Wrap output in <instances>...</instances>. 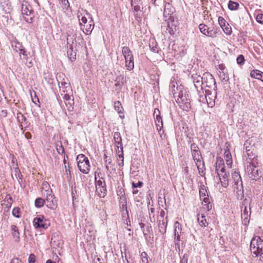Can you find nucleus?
Wrapping results in <instances>:
<instances>
[{
  "instance_id": "f257e3e1",
  "label": "nucleus",
  "mask_w": 263,
  "mask_h": 263,
  "mask_svg": "<svg viewBox=\"0 0 263 263\" xmlns=\"http://www.w3.org/2000/svg\"><path fill=\"white\" fill-rule=\"evenodd\" d=\"M250 250L256 257L259 256L260 260L263 262V240L259 236H256L252 239Z\"/></svg>"
},
{
  "instance_id": "f03ea898",
  "label": "nucleus",
  "mask_w": 263,
  "mask_h": 263,
  "mask_svg": "<svg viewBox=\"0 0 263 263\" xmlns=\"http://www.w3.org/2000/svg\"><path fill=\"white\" fill-rule=\"evenodd\" d=\"M175 100L182 109L187 111L191 108L190 99L187 92L185 90H180Z\"/></svg>"
},
{
  "instance_id": "7ed1b4c3",
  "label": "nucleus",
  "mask_w": 263,
  "mask_h": 263,
  "mask_svg": "<svg viewBox=\"0 0 263 263\" xmlns=\"http://www.w3.org/2000/svg\"><path fill=\"white\" fill-rule=\"evenodd\" d=\"M232 178L233 179V187L234 191L236 192L237 198L239 200H242L243 198V189L242 181L239 174L235 171L232 173Z\"/></svg>"
},
{
  "instance_id": "20e7f679",
  "label": "nucleus",
  "mask_w": 263,
  "mask_h": 263,
  "mask_svg": "<svg viewBox=\"0 0 263 263\" xmlns=\"http://www.w3.org/2000/svg\"><path fill=\"white\" fill-rule=\"evenodd\" d=\"M246 168V173L253 180H257L261 177L262 172L257 166V159H254L252 162H248Z\"/></svg>"
},
{
  "instance_id": "39448f33",
  "label": "nucleus",
  "mask_w": 263,
  "mask_h": 263,
  "mask_svg": "<svg viewBox=\"0 0 263 263\" xmlns=\"http://www.w3.org/2000/svg\"><path fill=\"white\" fill-rule=\"evenodd\" d=\"M77 161L79 170L84 174H87L90 168L88 158L84 155L80 154L77 156Z\"/></svg>"
},
{
  "instance_id": "423d86ee",
  "label": "nucleus",
  "mask_w": 263,
  "mask_h": 263,
  "mask_svg": "<svg viewBox=\"0 0 263 263\" xmlns=\"http://www.w3.org/2000/svg\"><path fill=\"white\" fill-rule=\"evenodd\" d=\"M22 13L24 15V20L29 23H31L33 19V10L31 6L26 1L22 4Z\"/></svg>"
},
{
  "instance_id": "0eeeda50",
  "label": "nucleus",
  "mask_w": 263,
  "mask_h": 263,
  "mask_svg": "<svg viewBox=\"0 0 263 263\" xmlns=\"http://www.w3.org/2000/svg\"><path fill=\"white\" fill-rule=\"evenodd\" d=\"M96 193L100 197H104L106 195V186L104 179L103 178L99 180L95 176Z\"/></svg>"
},
{
  "instance_id": "6e6552de",
  "label": "nucleus",
  "mask_w": 263,
  "mask_h": 263,
  "mask_svg": "<svg viewBox=\"0 0 263 263\" xmlns=\"http://www.w3.org/2000/svg\"><path fill=\"white\" fill-rule=\"evenodd\" d=\"M192 155L199 173L200 172L203 173L204 169V164L200 151L199 149H194L192 151Z\"/></svg>"
},
{
  "instance_id": "1a4fd4ad",
  "label": "nucleus",
  "mask_w": 263,
  "mask_h": 263,
  "mask_svg": "<svg viewBox=\"0 0 263 263\" xmlns=\"http://www.w3.org/2000/svg\"><path fill=\"white\" fill-rule=\"evenodd\" d=\"M33 226L35 228L47 229L49 227L48 220L42 215L35 217L33 221Z\"/></svg>"
},
{
  "instance_id": "9d476101",
  "label": "nucleus",
  "mask_w": 263,
  "mask_h": 263,
  "mask_svg": "<svg viewBox=\"0 0 263 263\" xmlns=\"http://www.w3.org/2000/svg\"><path fill=\"white\" fill-rule=\"evenodd\" d=\"M203 82L206 87L213 90H217L215 80L211 73L207 72L203 74Z\"/></svg>"
},
{
  "instance_id": "9b49d317",
  "label": "nucleus",
  "mask_w": 263,
  "mask_h": 263,
  "mask_svg": "<svg viewBox=\"0 0 263 263\" xmlns=\"http://www.w3.org/2000/svg\"><path fill=\"white\" fill-rule=\"evenodd\" d=\"M199 194L200 199L203 201L202 203H204L203 205L206 206L205 208L208 211L211 210L212 205L210 203L207 191L204 186L200 189Z\"/></svg>"
},
{
  "instance_id": "f8f14e48",
  "label": "nucleus",
  "mask_w": 263,
  "mask_h": 263,
  "mask_svg": "<svg viewBox=\"0 0 263 263\" xmlns=\"http://www.w3.org/2000/svg\"><path fill=\"white\" fill-rule=\"evenodd\" d=\"M44 196H46L45 200L46 206L51 210H55L58 206V204L52 191H49V193H48Z\"/></svg>"
},
{
  "instance_id": "ddd939ff",
  "label": "nucleus",
  "mask_w": 263,
  "mask_h": 263,
  "mask_svg": "<svg viewBox=\"0 0 263 263\" xmlns=\"http://www.w3.org/2000/svg\"><path fill=\"white\" fill-rule=\"evenodd\" d=\"M20 59L23 61L26 65L30 68L33 66L32 57L29 52L25 49L22 51V54L20 53Z\"/></svg>"
},
{
  "instance_id": "4468645a",
  "label": "nucleus",
  "mask_w": 263,
  "mask_h": 263,
  "mask_svg": "<svg viewBox=\"0 0 263 263\" xmlns=\"http://www.w3.org/2000/svg\"><path fill=\"white\" fill-rule=\"evenodd\" d=\"M212 92L209 90H205V98L209 107H212L215 105V100L216 98V90Z\"/></svg>"
},
{
  "instance_id": "2eb2a0df",
  "label": "nucleus",
  "mask_w": 263,
  "mask_h": 263,
  "mask_svg": "<svg viewBox=\"0 0 263 263\" xmlns=\"http://www.w3.org/2000/svg\"><path fill=\"white\" fill-rule=\"evenodd\" d=\"M199 29L200 32L205 35L211 37L216 36V32L213 30H210L209 27L204 24H200L199 25Z\"/></svg>"
},
{
  "instance_id": "dca6fc26",
  "label": "nucleus",
  "mask_w": 263,
  "mask_h": 263,
  "mask_svg": "<svg viewBox=\"0 0 263 263\" xmlns=\"http://www.w3.org/2000/svg\"><path fill=\"white\" fill-rule=\"evenodd\" d=\"M130 5L134 9L135 16L139 17L138 13L143 9L142 0H130Z\"/></svg>"
},
{
  "instance_id": "f3484780",
  "label": "nucleus",
  "mask_w": 263,
  "mask_h": 263,
  "mask_svg": "<svg viewBox=\"0 0 263 263\" xmlns=\"http://www.w3.org/2000/svg\"><path fill=\"white\" fill-rule=\"evenodd\" d=\"M115 86L116 88V90L119 91L126 82V78L122 74L118 75L115 81Z\"/></svg>"
},
{
  "instance_id": "a211bd4d",
  "label": "nucleus",
  "mask_w": 263,
  "mask_h": 263,
  "mask_svg": "<svg viewBox=\"0 0 263 263\" xmlns=\"http://www.w3.org/2000/svg\"><path fill=\"white\" fill-rule=\"evenodd\" d=\"M230 144L227 142L226 143V146L224 147V158L225 159L227 165L228 166L229 168L232 167V156L230 151L229 149V146Z\"/></svg>"
},
{
  "instance_id": "6ab92c4d",
  "label": "nucleus",
  "mask_w": 263,
  "mask_h": 263,
  "mask_svg": "<svg viewBox=\"0 0 263 263\" xmlns=\"http://www.w3.org/2000/svg\"><path fill=\"white\" fill-rule=\"evenodd\" d=\"M193 79V83L195 87L197 90H198L199 88L202 89V85H204L203 82V77H202L197 74H193L192 76Z\"/></svg>"
},
{
  "instance_id": "aec40b11",
  "label": "nucleus",
  "mask_w": 263,
  "mask_h": 263,
  "mask_svg": "<svg viewBox=\"0 0 263 263\" xmlns=\"http://www.w3.org/2000/svg\"><path fill=\"white\" fill-rule=\"evenodd\" d=\"M249 211L246 206H245L243 210V212L241 213V219L242 220V223L244 225H248L250 221V217L251 214V208L249 207Z\"/></svg>"
},
{
  "instance_id": "412c9836",
  "label": "nucleus",
  "mask_w": 263,
  "mask_h": 263,
  "mask_svg": "<svg viewBox=\"0 0 263 263\" xmlns=\"http://www.w3.org/2000/svg\"><path fill=\"white\" fill-rule=\"evenodd\" d=\"M1 7L6 13H9L12 10V6L9 0H0Z\"/></svg>"
},
{
  "instance_id": "4be33fe9",
  "label": "nucleus",
  "mask_w": 263,
  "mask_h": 263,
  "mask_svg": "<svg viewBox=\"0 0 263 263\" xmlns=\"http://www.w3.org/2000/svg\"><path fill=\"white\" fill-rule=\"evenodd\" d=\"M11 46L13 50L16 52H19V54H22V51L25 49L22 43L16 40H14L11 42Z\"/></svg>"
},
{
  "instance_id": "5701e85b",
  "label": "nucleus",
  "mask_w": 263,
  "mask_h": 263,
  "mask_svg": "<svg viewBox=\"0 0 263 263\" xmlns=\"http://www.w3.org/2000/svg\"><path fill=\"white\" fill-rule=\"evenodd\" d=\"M174 227L175 239H176L177 241H180V234L182 232L181 225L179 222L176 221L174 223Z\"/></svg>"
},
{
  "instance_id": "b1692460",
  "label": "nucleus",
  "mask_w": 263,
  "mask_h": 263,
  "mask_svg": "<svg viewBox=\"0 0 263 263\" xmlns=\"http://www.w3.org/2000/svg\"><path fill=\"white\" fill-rule=\"evenodd\" d=\"M94 26L95 24L93 21L92 18H91L88 23L83 25V28H82V29H83V32L85 34H88V33L90 34L91 32L94 28Z\"/></svg>"
},
{
  "instance_id": "393cba45",
  "label": "nucleus",
  "mask_w": 263,
  "mask_h": 263,
  "mask_svg": "<svg viewBox=\"0 0 263 263\" xmlns=\"http://www.w3.org/2000/svg\"><path fill=\"white\" fill-rule=\"evenodd\" d=\"M56 78L58 82L59 86L65 85L67 83H69L68 79L63 73H58L57 75Z\"/></svg>"
},
{
  "instance_id": "a878e982",
  "label": "nucleus",
  "mask_w": 263,
  "mask_h": 263,
  "mask_svg": "<svg viewBox=\"0 0 263 263\" xmlns=\"http://www.w3.org/2000/svg\"><path fill=\"white\" fill-rule=\"evenodd\" d=\"M217 175L219 177L221 185L224 187H227L229 185V179L228 174L227 173L223 174L218 172Z\"/></svg>"
},
{
  "instance_id": "bb28decb",
  "label": "nucleus",
  "mask_w": 263,
  "mask_h": 263,
  "mask_svg": "<svg viewBox=\"0 0 263 263\" xmlns=\"http://www.w3.org/2000/svg\"><path fill=\"white\" fill-rule=\"evenodd\" d=\"M174 12V8L170 3H166L164 8L163 15L165 17H170Z\"/></svg>"
},
{
  "instance_id": "cd10ccee",
  "label": "nucleus",
  "mask_w": 263,
  "mask_h": 263,
  "mask_svg": "<svg viewBox=\"0 0 263 263\" xmlns=\"http://www.w3.org/2000/svg\"><path fill=\"white\" fill-rule=\"evenodd\" d=\"M158 221L159 222L158 228L159 232L162 234H165L166 231L167 219H160V220Z\"/></svg>"
},
{
  "instance_id": "c85d7f7f",
  "label": "nucleus",
  "mask_w": 263,
  "mask_h": 263,
  "mask_svg": "<svg viewBox=\"0 0 263 263\" xmlns=\"http://www.w3.org/2000/svg\"><path fill=\"white\" fill-rule=\"evenodd\" d=\"M177 22H175L174 20H172V18H169V21L167 23V29L168 32L171 34H173L174 33V31L176 30V27L177 26Z\"/></svg>"
},
{
  "instance_id": "c756f323",
  "label": "nucleus",
  "mask_w": 263,
  "mask_h": 263,
  "mask_svg": "<svg viewBox=\"0 0 263 263\" xmlns=\"http://www.w3.org/2000/svg\"><path fill=\"white\" fill-rule=\"evenodd\" d=\"M67 48L68 58L71 61H74L76 59V52L73 50L72 45H69Z\"/></svg>"
},
{
  "instance_id": "7c9ffc66",
  "label": "nucleus",
  "mask_w": 263,
  "mask_h": 263,
  "mask_svg": "<svg viewBox=\"0 0 263 263\" xmlns=\"http://www.w3.org/2000/svg\"><path fill=\"white\" fill-rule=\"evenodd\" d=\"M250 76L252 78L256 79L263 82V72L258 70H252L250 73Z\"/></svg>"
},
{
  "instance_id": "2f4dec72",
  "label": "nucleus",
  "mask_w": 263,
  "mask_h": 263,
  "mask_svg": "<svg viewBox=\"0 0 263 263\" xmlns=\"http://www.w3.org/2000/svg\"><path fill=\"white\" fill-rule=\"evenodd\" d=\"M125 66L129 71L133 70L134 68V57L130 56L125 59Z\"/></svg>"
},
{
  "instance_id": "473e14b6",
  "label": "nucleus",
  "mask_w": 263,
  "mask_h": 263,
  "mask_svg": "<svg viewBox=\"0 0 263 263\" xmlns=\"http://www.w3.org/2000/svg\"><path fill=\"white\" fill-rule=\"evenodd\" d=\"M246 152L247 157V159L250 160V162H252L254 159H257V157H256L254 148L248 149Z\"/></svg>"
},
{
  "instance_id": "72a5a7b5",
  "label": "nucleus",
  "mask_w": 263,
  "mask_h": 263,
  "mask_svg": "<svg viewBox=\"0 0 263 263\" xmlns=\"http://www.w3.org/2000/svg\"><path fill=\"white\" fill-rule=\"evenodd\" d=\"M122 205L120 206V209L122 212V216L125 218L126 216L128 217V213L126 206V201L125 199H123L121 202Z\"/></svg>"
},
{
  "instance_id": "f704fd0d",
  "label": "nucleus",
  "mask_w": 263,
  "mask_h": 263,
  "mask_svg": "<svg viewBox=\"0 0 263 263\" xmlns=\"http://www.w3.org/2000/svg\"><path fill=\"white\" fill-rule=\"evenodd\" d=\"M114 139L116 145H119L120 146V148L122 146V138L121 134L118 132H115L114 134Z\"/></svg>"
},
{
  "instance_id": "c9c22d12",
  "label": "nucleus",
  "mask_w": 263,
  "mask_h": 263,
  "mask_svg": "<svg viewBox=\"0 0 263 263\" xmlns=\"http://www.w3.org/2000/svg\"><path fill=\"white\" fill-rule=\"evenodd\" d=\"M71 93L72 92H68L66 93H61V96H63V99L70 105L73 103V99Z\"/></svg>"
},
{
  "instance_id": "e433bc0d",
  "label": "nucleus",
  "mask_w": 263,
  "mask_h": 263,
  "mask_svg": "<svg viewBox=\"0 0 263 263\" xmlns=\"http://www.w3.org/2000/svg\"><path fill=\"white\" fill-rule=\"evenodd\" d=\"M60 91L61 93H66L68 92H72V89L69 83H67L65 85H62L59 86Z\"/></svg>"
},
{
  "instance_id": "4c0bfd02",
  "label": "nucleus",
  "mask_w": 263,
  "mask_h": 263,
  "mask_svg": "<svg viewBox=\"0 0 263 263\" xmlns=\"http://www.w3.org/2000/svg\"><path fill=\"white\" fill-rule=\"evenodd\" d=\"M122 53L124 55V59L133 56L132 51L130 50L128 47L124 46L122 49Z\"/></svg>"
},
{
  "instance_id": "58836bf2",
  "label": "nucleus",
  "mask_w": 263,
  "mask_h": 263,
  "mask_svg": "<svg viewBox=\"0 0 263 263\" xmlns=\"http://www.w3.org/2000/svg\"><path fill=\"white\" fill-rule=\"evenodd\" d=\"M42 189L43 190V194L44 195H45V194H48V191H52V190L50 189V186L49 184L46 182L44 181L43 182L42 185Z\"/></svg>"
},
{
  "instance_id": "ea45409f",
  "label": "nucleus",
  "mask_w": 263,
  "mask_h": 263,
  "mask_svg": "<svg viewBox=\"0 0 263 263\" xmlns=\"http://www.w3.org/2000/svg\"><path fill=\"white\" fill-rule=\"evenodd\" d=\"M216 171H217V173L218 172L223 174L226 173L222 160H220V162H218V164L216 165Z\"/></svg>"
},
{
  "instance_id": "a19ab883",
  "label": "nucleus",
  "mask_w": 263,
  "mask_h": 263,
  "mask_svg": "<svg viewBox=\"0 0 263 263\" xmlns=\"http://www.w3.org/2000/svg\"><path fill=\"white\" fill-rule=\"evenodd\" d=\"M157 129L159 132H160L163 127V122L162 118L160 116L154 118Z\"/></svg>"
},
{
  "instance_id": "79ce46f5",
  "label": "nucleus",
  "mask_w": 263,
  "mask_h": 263,
  "mask_svg": "<svg viewBox=\"0 0 263 263\" xmlns=\"http://www.w3.org/2000/svg\"><path fill=\"white\" fill-rule=\"evenodd\" d=\"M239 6V4L237 2L232 1H230L228 3L229 9L232 11L238 10Z\"/></svg>"
},
{
  "instance_id": "37998d69",
  "label": "nucleus",
  "mask_w": 263,
  "mask_h": 263,
  "mask_svg": "<svg viewBox=\"0 0 263 263\" xmlns=\"http://www.w3.org/2000/svg\"><path fill=\"white\" fill-rule=\"evenodd\" d=\"M114 108L119 113V114H123V108L122 106L121 102L119 101H116L114 103Z\"/></svg>"
},
{
  "instance_id": "c03bdc74",
  "label": "nucleus",
  "mask_w": 263,
  "mask_h": 263,
  "mask_svg": "<svg viewBox=\"0 0 263 263\" xmlns=\"http://www.w3.org/2000/svg\"><path fill=\"white\" fill-rule=\"evenodd\" d=\"M219 78L222 81L227 82L229 80V74L228 73L227 70L224 71H219Z\"/></svg>"
},
{
  "instance_id": "a18cd8bd",
  "label": "nucleus",
  "mask_w": 263,
  "mask_h": 263,
  "mask_svg": "<svg viewBox=\"0 0 263 263\" xmlns=\"http://www.w3.org/2000/svg\"><path fill=\"white\" fill-rule=\"evenodd\" d=\"M17 119L21 126H23V125H25L24 122L26 121V118L22 114L21 112L18 113L17 115Z\"/></svg>"
},
{
  "instance_id": "49530a36",
  "label": "nucleus",
  "mask_w": 263,
  "mask_h": 263,
  "mask_svg": "<svg viewBox=\"0 0 263 263\" xmlns=\"http://www.w3.org/2000/svg\"><path fill=\"white\" fill-rule=\"evenodd\" d=\"M45 203V199L42 198H37L35 200V206L36 208H40L43 206V205Z\"/></svg>"
},
{
  "instance_id": "de8ad7c7",
  "label": "nucleus",
  "mask_w": 263,
  "mask_h": 263,
  "mask_svg": "<svg viewBox=\"0 0 263 263\" xmlns=\"http://www.w3.org/2000/svg\"><path fill=\"white\" fill-rule=\"evenodd\" d=\"M180 90H182L181 86L179 88L178 87H176L175 84H172L171 91L175 99L176 98V96H177L178 92L180 91Z\"/></svg>"
},
{
  "instance_id": "09e8293b",
  "label": "nucleus",
  "mask_w": 263,
  "mask_h": 263,
  "mask_svg": "<svg viewBox=\"0 0 263 263\" xmlns=\"http://www.w3.org/2000/svg\"><path fill=\"white\" fill-rule=\"evenodd\" d=\"M197 220L200 225L202 227H205L208 224L204 216L202 215L200 217H198Z\"/></svg>"
},
{
  "instance_id": "8fccbe9b",
  "label": "nucleus",
  "mask_w": 263,
  "mask_h": 263,
  "mask_svg": "<svg viewBox=\"0 0 263 263\" xmlns=\"http://www.w3.org/2000/svg\"><path fill=\"white\" fill-rule=\"evenodd\" d=\"M56 149L58 153L60 155H63L64 154V148L61 143V142H60L59 143H57L56 145Z\"/></svg>"
},
{
  "instance_id": "3c124183",
  "label": "nucleus",
  "mask_w": 263,
  "mask_h": 263,
  "mask_svg": "<svg viewBox=\"0 0 263 263\" xmlns=\"http://www.w3.org/2000/svg\"><path fill=\"white\" fill-rule=\"evenodd\" d=\"M12 213V215H13V216H14L16 218H20L21 216L20 208L18 207L14 208L13 209Z\"/></svg>"
},
{
  "instance_id": "603ef678",
  "label": "nucleus",
  "mask_w": 263,
  "mask_h": 263,
  "mask_svg": "<svg viewBox=\"0 0 263 263\" xmlns=\"http://www.w3.org/2000/svg\"><path fill=\"white\" fill-rule=\"evenodd\" d=\"M59 1L63 9H67L69 7L68 0H59Z\"/></svg>"
},
{
  "instance_id": "864d4df0",
  "label": "nucleus",
  "mask_w": 263,
  "mask_h": 263,
  "mask_svg": "<svg viewBox=\"0 0 263 263\" xmlns=\"http://www.w3.org/2000/svg\"><path fill=\"white\" fill-rule=\"evenodd\" d=\"M33 93H34V96H33V94L32 92H31V99H32V101L36 105L37 104V103H39V99L38 98V97H37L36 95V92L33 91Z\"/></svg>"
},
{
  "instance_id": "5fc2aeb1",
  "label": "nucleus",
  "mask_w": 263,
  "mask_h": 263,
  "mask_svg": "<svg viewBox=\"0 0 263 263\" xmlns=\"http://www.w3.org/2000/svg\"><path fill=\"white\" fill-rule=\"evenodd\" d=\"M237 63L238 64L241 65L243 64L245 62V58L243 55L240 54L237 58Z\"/></svg>"
},
{
  "instance_id": "6e6d98bb",
  "label": "nucleus",
  "mask_w": 263,
  "mask_h": 263,
  "mask_svg": "<svg viewBox=\"0 0 263 263\" xmlns=\"http://www.w3.org/2000/svg\"><path fill=\"white\" fill-rule=\"evenodd\" d=\"M149 47L153 52L155 53H157L158 52V48L157 47V46L153 42L152 43V44H149Z\"/></svg>"
},
{
  "instance_id": "4d7b16f0",
  "label": "nucleus",
  "mask_w": 263,
  "mask_h": 263,
  "mask_svg": "<svg viewBox=\"0 0 263 263\" xmlns=\"http://www.w3.org/2000/svg\"><path fill=\"white\" fill-rule=\"evenodd\" d=\"M244 147L246 149V152L248 150V149L253 148H254V145H251L250 141L247 140L244 144Z\"/></svg>"
},
{
  "instance_id": "13d9d810",
  "label": "nucleus",
  "mask_w": 263,
  "mask_h": 263,
  "mask_svg": "<svg viewBox=\"0 0 263 263\" xmlns=\"http://www.w3.org/2000/svg\"><path fill=\"white\" fill-rule=\"evenodd\" d=\"M256 21L261 24H263V14H258L256 17Z\"/></svg>"
},
{
  "instance_id": "bf43d9fd",
  "label": "nucleus",
  "mask_w": 263,
  "mask_h": 263,
  "mask_svg": "<svg viewBox=\"0 0 263 263\" xmlns=\"http://www.w3.org/2000/svg\"><path fill=\"white\" fill-rule=\"evenodd\" d=\"M165 212L164 211L162 210L159 214V215L158 217V220H160V219H167V217L164 218Z\"/></svg>"
},
{
  "instance_id": "052dcab7",
  "label": "nucleus",
  "mask_w": 263,
  "mask_h": 263,
  "mask_svg": "<svg viewBox=\"0 0 263 263\" xmlns=\"http://www.w3.org/2000/svg\"><path fill=\"white\" fill-rule=\"evenodd\" d=\"M104 161L105 164H111L112 160L110 158H108L106 155H104Z\"/></svg>"
},
{
  "instance_id": "680f3d73",
  "label": "nucleus",
  "mask_w": 263,
  "mask_h": 263,
  "mask_svg": "<svg viewBox=\"0 0 263 263\" xmlns=\"http://www.w3.org/2000/svg\"><path fill=\"white\" fill-rule=\"evenodd\" d=\"M143 182L142 181H139L138 183H132V187L133 188H137V187H141L143 185Z\"/></svg>"
},
{
  "instance_id": "e2e57ef3",
  "label": "nucleus",
  "mask_w": 263,
  "mask_h": 263,
  "mask_svg": "<svg viewBox=\"0 0 263 263\" xmlns=\"http://www.w3.org/2000/svg\"><path fill=\"white\" fill-rule=\"evenodd\" d=\"M29 263H35V256L34 254H31L29 256L28 259Z\"/></svg>"
},
{
  "instance_id": "0e129e2a",
  "label": "nucleus",
  "mask_w": 263,
  "mask_h": 263,
  "mask_svg": "<svg viewBox=\"0 0 263 263\" xmlns=\"http://www.w3.org/2000/svg\"><path fill=\"white\" fill-rule=\"evenodd\" d=\"M80 24L81 26L84 25L87 23V19L85 16H82L81 19L79 18Z\"/></svg>"
},
{
  "instance_id": "69168bd1",
  "label": "nucleus",
  "mask_w": 263,
  "mask_h": 263,
  "mask_svg": "<svg viewBox=\"0 0 263 263\" xmlns=\"http://www.w3.org/2000/svg\"><path fill=\"white\" fill-rule=\"evenodd\" d=\"M180 263H187V255L186 254L183 255Z\"/></svg>"
},
{
  "instance_id": "338daca9",
  "label": "nucleus",
  "mask_w": 263,
  "mask_h": 263,
  "mask_svg": "<svg viewBox=\"0 0 263 263\" xmlns=\"http://www.w3.org/2000/svg\"><path fill=\"white\" fill-rule=\"evenodd\" d=\"M12 235L13 237L15 239V240L17 241L20 239V233L18 231L16 232H14L12 233Z\"/></svg>"
},
{
  "instance_id": "774afa93",
  "label": "nucleus",
  "mask_w": 263,
  "mask_h": 263,
  "mask_svg": "<svg viewBox=\"0 0 263 263\" xmlns=\"http://www.w3.org/2000/svg\"><path fill=\"white\" fill-rule=\"evenodd\" d=\"M223 30L227 34H231L232 32L231 28L229 27H226L223 28Z\"/></svg>"
}]
</instances>
